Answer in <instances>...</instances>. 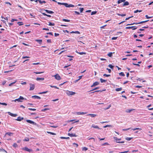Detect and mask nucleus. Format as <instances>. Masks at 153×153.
I'll return each instance as SVG.
<instances>
[{
	"label": "nucleus",
	"mask_w": 153,
	"mask_h": 153,
	"mask_svg": "<svg viewBox=\"0 0 153 153\" xmlns=\"http://www.w3.org/2000/svg\"><path fill=\"white\" fill-rule=\"evenodd\" d=\"M149 20H146V21H142V22H135V23H132V24H128L127 25H134V24H135V25H137V24H142V23H145V22H148Z\"/></svg>",
	"instance_id": "nucleus-1"
},
{
	"label": "nucleus",
	"mask_w": 153,
	"mask_h": 153,
	"mask_svg": "<svg viewBox=\"0 0 153 153\" xmlns=\"http://www.w3.org/2000/svg\"><path fill=\"white\" fill-rule=\"evenodd\" d=\"M22 150H25L27 152H33V150L32 149H28L27 147H25L23 148H22Z\"/></svg>",
	"instance_id": "nucleus-2"
},
{
	"label": "nucleus",
	"mask_w": 153,
	"mask_h": 153,
	"mask_svg": "<svg viewBox=\"0 0 153 153\" xmlns=\"http://www.w3.org/2000/svg\"><path fill=\"white\" fill-rule=\"evenodd\" d=\"M55 77V78L57 80H59L61 79L60 76L58 74H56V75L53 76Z\"/></svg>",
	"instance_id": "nucleus-3"
},
{
	"label": "nucleus",
	"mask_w": 153,
	"mask_h": 153,
	"mask_svg": "<svg viewBox=\"0 0 153 153\" xmlns=\"http://www.w3.org/2000/svg\"><path fill=\"white\" fill-rule=\"evenodd\" d=\"M24 99V98L23 97L20 96L19 97V98L18 99H16L13 101H14L15 102H16V101H18V102H22V101H21V100H23Z\"/></svg>",
	"instance_id": "nucleus-4"
},
{
	"label": "nucleus",
	"mask_w": 153,
	"mask_h": 153,
	"mask_svg": "<svg viewBox=\"0 0 153 153\" xmlns=\"http://www.w3.org/2000/svg\"><path fill=\"white\" fill-rule=\"evenodd\" d=\"M30 88L29 90L30 91L33 90L34 89L35 87V85L34 84H30Z\"/></svg>",
	"instance_id": "nucleus-5"
},
{
	"label": "nucleus",
	"mask_w": 153,
	"mask_h": 153,
	"mask_svg": "<svg viewBox=\"0 0 153 153\" xmlns=\"http://www.w3.org/2000/svg\"><path fill=\"white\" fill-rule=\"evenodd\" d=\"M113 138L116 141V142L117 143H124V141H118L117 140H118V139L117 137H114Z\"/></svg>",
	"instance_id": "nucleus-6"
},
{
	"label": "nucleus",
	"mask_w": 153,
	"mask_h": 153,
	"mask_svg": "<svg viewBox=\"0 0 153 153\" xmlns=\"http://www.w3.org/2000/svg\"><path fill=\"white\" fill-rule=\"evenodd\" d=\"M137 28V27H136L135 26L127 27H126V29H132L133 30H135Z\"/></svg>",
	"instance_id": "nucleus-7"
},
{
	"label": "nucleus",
	"mask_w": 153,
	"mask_h": 153,
	"mask_svg": "<svg viewBox=\"0 0 153 153\" xmlns=\"http://www.w3.org/2000/svg\"><path fill=\"white\" fill-rule=\"evenodd\" d=\"M67 94L68 95H73L75 94V93L73 91H68L67 92H66Z\"/></svg>",
	"instance_id": "nucleus-8"
},
{
	"label": "nucleus",
	"mask_w": 153,
	"mask_h": 153,
	"mask_svg": "<svg viewBox=\"0 0 153 153\" xmlns=\"http://www.w3.org/2000/svg\"><path fill=\"white\" fill-rule=\"evenodd\" d=\"M26 121L27 122L30 123V124H33V125H36V123L34 122L29 120H27Z\"/></svg>",
	"instance_id": "nucleus-9"
},
{
	"label": "nucleus",
	"mask_w": 153,
	"mask_h": 153,
	"mask_svg": "<svg viewBox=\"0 0 153 153\" xmlns=\"http://www.w3.org/2000/svg\"><path fill=\"white\" fill-rule=\"evenodd\" d=\"M68 135L70 136V137H76L77 136V135L76 134H73V133H68Z\"/></svg>",
	"instance_id": "nucleus-10"
},
{
	"label": "nucleus",
	"mask_w": 153,
	"mask_h": 153,
	"mask_svg": "<svg viewBox=\"0 0 153 153\" xmlns=\"http://www.w3.org/2000/svg\"><path fill=\"white\" fill-rule=\"evenodd\" d=\"M8 113L9 115L13 117H16L17 116V114H12L10 112H8Z\"/></svg>",
	"instance_id": "nucleus-11"
},
{
	"label": "nucleus",
	"mask_w": 153,
	"mask_h": 153,
	"mask_svg": "<svg viewBox=\"0 0 153 153\" xmlns=\"http://www.w3.org/2000/svg\"><path fill=\"white\" fill-rule=\"evenodd\" d=\"M99 84V82H95L91 85V87H93Z\"/></svg>",
	"instance_id": "nucleus-12"
},
{
	"label": "nucleus",
	"mask_w": 153,
	"mask_h": 153,
	"mask_svg": "<svg viewBox=\"0 0 153 153\" xmlns=\"http://www.w3.org/2000/svg\"><path fill=\"white\" fill-rule=\"evenodd\" d=\"M32 98L35 99H40L41 97L38 96L36 95H34L32 96Z\"/></svg>",
	"instance_id": "nucleus-13"
},
{
	"label": "nucleus",
	"mask_w": 153,
	"mask_h": 153,
	"mask_svg": "<svg viewBox=\"0 0 153 153\" xmlns=\"http://www.w3.org/2000/svg\"><path fill=\"white\" fill-rule=\"evenodd\" d=\"M23 117H17V119H16L15 120H17L18 121H21L22 120H23Z\"/></svg>",
	"instance_id": "nucleus-14"
},
{
	"label": "nucleus",
	"mask_w": 153,
	"mask_h": 153,
	"mask_svg": "<svg viewBox=\"0 0 153 153\" xmlns=\"http://www.w3.org/2000/svg\"><path fill=\"white\" fill-rule=\"evenodd\" d=\"M92 127H93V128H96L98 129H100V128H99L98 126H97V125H95L94 124H92Z\"/></svg>",
	"instance_id": "nucleus-15"
},
{
	"label": "nucleus",
	"mask_w": 153,
	"mask_h": 153,
	"mask_svg": "<svg viewBox=\"0 0 153 153\" xmlns=\"http://www.w3.org/2000/svg\"><path fill=\"white\" fill-rule=\"evenodd\" d=\"M87 115L90 116L92 117H94L97 116V115L94 114H89Z\"/></svg>",
	"instance_id": "nucleus-16"
},
{
	"label": "nucleus",
	"mask_w": 153,
	"mask_h": 153,
	"mask_svg": "<svg viewBox=\"0 0 153 153\" xmlns=\"http://www.w3.org/2000/svg\"><path fill=\"white\" fill-rule=\"evenodd\" d=\"M45 11L48 13L52 14L53 13V12L52 11L49 10H45Z\"/></svg>",
	"instance_id": "nucleus-17"
},
{
	"label": "nucleus",
	"mask_w": 153,
	"mask_h": 153,
	"mask_svg": "<svg viewBox=\"0 0 153 153\" xmlns=\"http://www.w3.org/2000/svg\"><path fill=\"white\" fill-rule=\"evenodd\" d=\"M87 112H77L76 114L77 115H82L87 114Z\"/></svg>",
	"instance_id": "nucleus-18"
},
{
	"label": "nucleus",
	"mask_w": 153,
	"mask_h": 153,
	"mask_svg": "<svg viewBox=\"0 0 153 153\" xmlns=\"http://www.w3.org/2000/svg\"><path fill=\"white\" fill-rule=\"evenodd\" d=\"M35 41L38 42L40 44L42 43V39H36Z\"/></svg>",
	"instance_id": "nucleus-19"
},
{
	"label": "nucleus",
	"mask_w": 153,
	"mask_h": 153,
	"mask_svg": "<svg viewBox=\"0 0 153 153\" xmlns=\"http://www.w3.org/2000/svg\"><path fill=\"white\" fill-rule=\"evenodd\" d=\"M44 80V78H39L37 77L36 79V80L37 81H39V80Z\"/></svg>",
	"instance_id": "nucleus-20"
},
{
	"label": "nucleus",
	"mask_w": 153,
	"mask_h": 153,
	"mask_svg": "<svg viewBox=\"0 0 153 153\" xmlns=\"http://www.w3.org/2000/svg\"><path fill=\"white\" fill-rule=\"evenodd\" d=\"M76 52L79 54L80 55H83V54H86V53L84 52H78L77 51H76Z\"/></svg>",
	"instance_id": "nucleus-21"
},
{
	"label": "nucleus",
	"mask_w": 153,
	"mask_h": 153,
	"mask_svg": "<svg viewBox=\"0 0 153 153\" xmlns=\"http://www.w3.org/2000/svg\"><path fill=\"white\" fill-rule=\"evenodd\" d=\"M125 0H118L117 1V3L118 4H120L122 2L125 1Z\"/></svg>",
	"instance_id": "nucleus-22"
},
{
	"label": "nucleus",
	"mask_w": 153,
	"mask_h": 153,
	"mask_svg": "<svg viewBox=\"0 0 153 153\" xmlns=\"http://www.w3.org/2000/svg\"><path fill=\"white\" fill-rule=\"evenodd\" d=\"M122 88H117L115 89V91H119L122 90Z\"/></svg>",
	"instance_id": "nucleus-23"
},
{
	"label": "nucleus",
	"mask_w": 153,
	"mask_h": 153,
	"mask_svg": "<svg viewBox=\"0 0 153 153\" xmlns=\"http://www.w3.org/2000/svg\"><path fill=\"white\" fill-rule=\"evenodd\" d=\"M47 133H48V134H51L53 135H56V133H53V132H51L50 131H47Z\"/></svg>",
	"instance_id": "nucleus-24"
},
{
	"label": "nucleus",
	"mask_w": 153,
	"mask_h": 153,
	"mask_svg": "<svg viewBox=\"0 0 153 153\" xmlns=\"http://www.w3.org/2000/svg\"><path fill=\"white\" fill-rule=\"evenodd\" d=\"M100 81L101 82V83H103V82H106L107 81L106 80H105V79H103L102 78L100 79Z\"/></svg>",
	"instance_id": "nucleus-25"
},
{
	"label": "nucleus",
	"mask_w": 153,
	"mask_h": 153,
	"mask_svg": "<svg viewBox=\"0 0 153 153\" xmlns=\"http://www.w3.org/2000/svg\"><path fill=\"white\" fill-rule=\"evenodd\" d=\"M113 53L112 52H110L107 54L108 56L110 57H111L112 56Z\"/></svg>",
	"instance_id": "nucleus-26"
},
{
	"label": "nucleus",
	"mask_w": 153,
	"mask_h": 153,
	"mask_svg": "<svg viewBox=\"0 0 153 153\" xmlns=\"http://www.w3.org/2000/svg\"><path fill=\"white\" fill-rule=\"evenodd\" d=\"M119 75H120L121 76H125L123 72H121L120 73H119Z\"/></svg>",
	"instance_id": "nucleus-27"
},
{
	"label": "nucleus",
	"mask_w": 153,
	"mask_h": 153,
	"mask_svg": "<svg viewBox=\"0 0 153 153\" xmlns=\"http://www.w3.org/2000/svg\"><path fill=\"white\" fill-rule=\"evenodd\" d=\"M48 25L49 26H54L55 25V24L54 23H52L51 22H49Z\"/></svg>",
	"instance_id": "nucleus-28"
},
{
	"label": "nucleus",
	"mask_w": 153,
	"mask_h": 153,
	"mask_svg": "<svg viewBox=\"0 0 153 153\" xmlns=\"http://www.w3.org/2000/svg\"><path fill=\"white\" fill-rule=\"evenodd\" d=\"M62 21L65 22H70V20L67 19H63Z\"/></svg>",
	"instance_id": "nucleus-29"
},
{
	"label": "nucleus",
	"mask_w": 153,
	"mask_h": 153,
	"mask_svg": "<svg viewBox=\"0 0 153 153\" xmlns=\"http://www.w3.org/2000/svg\"><path fill=\"white\" fill-rule=\"evenodd\" d=\"M44 72V71H42V72H34V73L36 74H42V73H43Z\"/></svg>",
	"instance_id": "nucleus-30"
},
{
	"label": "nucleus",
	"mask_w": 153,
	"mask_h": 153,
	"mask_svg": "<svg viewBox=\"0 0 153 153\" xmlns=\"http://www.w3.org/2000/svg\"><path fill=\"white\" fill-rule=\"evenodd\" d=\"M129 5V3L128 2L126 1V2H125L124 4H123V6H126V5Z\"/></svg>",
	"instance_id": "nucleus-31"
},
{
	"label": "nucleus",
	"mask_w": 153,
	"mask_h": 153,
	"mask_svg": "<svg viewBox=\"0 0 153 153\" xmlns=\"http://www.w3.org/2000/svg\"><path fill=\"white\" fill-rule=\"evenodd\" d=\"M13 146L14 147L16 148L18 147V145L16 143H15L13 145Z\"/></svg>",
	"instance_id": "nucleus-32"
},
{
	"label": "nucleus",
	"mask_w": 153,
	"mask_h": 153,
	"mask_svg": "<svg viewBox=\"0 0 153 153\" xmlns=\"http://www.w3.org/2000/svg\"><path fill=\"white\" fill-rule=\"evenodd\" d=\"M29 140V138L26 137L24 140L23 141H28Z\"/></svg>",
	"instance_id": "nucleus-33"
},
{
	"label": "nucleus",
	"mask_w": 153,
	"mask_h": 153,
	"mask_svg": "<svg viewBox=\"0 0 153 153\" xmlns=\"http://www.w3.org/2000/svg\"><path fill=\"white\" fill-rule=\"evenodd\" d=\"M112 126L111 125H107L103 127L104 128H106L107 127H112Z\"/></svg>",
	"instance_id": "nucleus-34"
},
{
	"label": "nucleus",
	"mask_w": 153,
	"mask_h": 153,
	"mask_svg": "<svg viewBox=\"0 0 153 153\" xmlns=\"http://www.w3.org/2000/svg\"><path fill=\"white\" fill-rule=\"evenodd\" d=\"M60 138H61L62 139H69V137H61Z\"/></svg>",
	"instance_id": "nucleus-35"
},
{
	"label": "nucleus",
	"mask_w": 153,
	"mask_h": 153,
	"mask_svg": "<svg viewBox=\"0 0 153 153\" xmlns=\"http://www.w3.org/2000/svg\"><path fill=\"white\" fill-rule=\"evenodd\" d=\"M63 5L66 7H69V4L67 3H64Z\"/></svg>",
	"instance_id": "nucleus-36"
},
{
	"label": "nucleus",
	"mask_w": 153,
	"mask_h": 153,
	"mask_svg": "<svg viewBox=\"0 0 153 153\" xmlns=\"http://www.w3.org/2000/svg\"><path fill=\"white\" fill-rule=\"evenodd\" d=\"M12 134H13L12 133L10 132H7L6 134L10 136H11V135Z\"/></svg>",
	"instance_id": "nucleus-37"
},
{
	"label": "nucleus",
	"mask_w": 153,
	"mask_h": 153,
	"mask_svg": "<svg viewBox=\"0 0 153 153\" xmlns=\"http://www.w3.org/2000/svg\"><path fill=\"white\" fill-rule=\"evenodd\" d=\"M118 15L119 16H126V14H118Z\"/></svg>",
	"instance_id": "nucleus-38"
},
{
	"label": "nucleus",
	"mask_w": 153,
	"mask_h": 153,
	"mask_svg": "<svg viewBox=\"0 0 153 153\" xmlns=\"http://www.w3.org/2000/svg\"><path fill=\"white\" fill-rule=\"evenodd\" d=\"M50 86L51 87H52V88H57V89H59V88L57 87L56 86H52V85H50Z\"/></svg>",
	"instance_id": "nucleus-39"
},
{
	"label": "nucleus",
	"mask_w": 153,
	"mask_h": 153,
	"mask_svg": "<svg viewBox=\"0 0 153 153\" xmlns=\"http://www.w3.org/2000/svg\"><path fill=\"white\" fill-rule=\"evenodd\" d=\"M88 150V148L86 147H84L82 148V151H86Z\"/></svg>",
	"instance_id": "nucleus-40"
},
{
	"label": "nucleus",
	"mask_w": 153,
	"mask_h": 153,
	"mask_svg": "<svg viewBox=\"0 0 153 153\" xmlns=\"http://www.w3.org/2000/svg\"><path fill=\"white\" fill-rule=\"evenodd\" d=\"M16 82V80L14 82L11 83L10 84H9V86H12L13 84L15 83Z\"/></svg>",
	"instance_id": "nucleus-41"
},
{
	"label": "nucleus",
	"mask_w": 153,
	"mask_h": 153,
	"mask_svg": "<svg viewBox=\"0 0 153 153\" xmlns=\"http://www.w3.org/2000/svg\"><path fill=\"white\" fill-rule=\"evenodd\" d=\"M108 66L110 67L111 68V69H113L114 66H113L112 65H111V64H109L108 65Z\"/></svg>",
	"instance_id": "nucleus-42"
},
{
	"label": "nucleus",
	"mask_w": 153,
	"mask_h": 153,
	"mask_svg": "<svg viewBox=\"0 0 153 153\" xmlns=\"http://www.w3.org/2000/svg\"><path fill=\"white\" fill-rule=\"evenodd\" d=\"M17 24H19V26L22 25H23V23L22 22H18L17 23Z\"/></svg>",
	"instance_id": "nucleus-43"
},
{
	"label": "nucleus",
	"mask_w": 153,
	"mask_h": 153,
	"mask_svg": "<svg viewBox=\"0 0 153 153\" xmlns=\"http://www.w3.org/2000/svg\"><path fill=\"white\" fill-rule=\"evenodd\" d=\"M103 76H104L108 77L110 76V74H103Z\"/></svg>",
	"instance_id": "nucleus-44"
},
{
	"label": "nucleus",
	"mask_w": 153,
	"mask_h": 153,
	"mask_svg": "<svg viewBox=\"0 0 153 153\" xmlns=\"http://www.w3.org/2000/svg\"><path fill=\"white\" fill-rule=\"evenodd\" d=\"M96 13H97V11H92L91 13V15H94V14H96Z\"/></svg>",
	"instance_id": "nucleus-45"
},
{
	"label": "nucleus",
	"mask_w": 153,
	"mask_h": 153,
	"mask_svg": "<svg viewBox=\"0 0 153 153\" xmlns=\"http://www.w3.org/2000/svg\"><path fill=\"white\" fill-rule=\"evenodd\" d=\"M141 11H142L141 10H137L135 11L134 12V13H137L138 12H141Z\"/></svg>",
	"instance_id": "nucleus-46"
},
{
	"label": "nucleus",
	"mask_w": 153,
	"mask_h": 153,
	"mask_svg": "<svg viewBox=\"0 0 153 153\" xmlns=\"http://www.w3.org/2000/svg\"><path fill=\"white\" fill-rule=\"evenodd\" d=\"M79 9H80V12L82 13L84 10V8H80Z\"/></svg>",
	"instance_id": "nucleus-47"
},
{
	"label": "nucleus",
	"mask_w": 153,
	"mask_h": 153,
	"mask_svg": "<svg viewBox=\"0 0 153 153\" xmlns=\"http://www.w3.org/2000/svg\"><path fill=\"white\" fill-rule=\"evenodd\" d=\"M39 2L41 4H42L43 3H46V2L44 1H42L41 0H39Z\"/></svg>",
	"instance_id": "nucleus-48"
},
{
	"label": "nucleus",
	"mask_w": 153,
	"mask_h": 153,
	"mask_svg": "<svg viewBox=\"0 0 153 153\" xmlns=\"http://www.w3.org/2000/svg\"><path fill=\"white\" fill-rule=\"evenodd\" d=\"M28 109L31 111H35L36 110L35 108H29Z\"/></svg>",
	"instance_id": "nucleus-49"
},
{
	"label": "nucleus",
	"mask_w": 153,
	"mask_h": 153,
	"mask_svg": "<svg viewBox=\"0 0 153 153\" xmlns=\"http://www.w3.org/2000/svg\"><path fill=\"white\" fill-rule=\"evenodd\" d=\"M133 17V16H130V17H129L128 18H126V19H125V20H128L130 18H132V17Z\"/></svg>",
	"instance_id": "nucleus-50"
},
{
	"label": "nucleus",
	"mask_w": 153,
	"mask_h": 153,
	"mask_svg": "<svg viewBox=\"0 0 153 153\" xmlns=\"http://www.w3.org/2000/svg\"><path fill=\"white\" fill-rule=\"evenodd\" d=\"M132 138H130V137H126V139L127 140H130L132 139Z\"/></svg>",
	"instance_id": "nucleus-51"
},
{
	"label": "nucleus",
	"mask_w": 153,
	"mask_h": 153,
	"mask_svg": "<svg viewBox=\"0 0 153 153\" xmlns=\"http://www.w3.org/2000/svg\"><path fill=\"white\" fill-rule=\"evenodd\" d=\"M117 38V37H113L111 38L112 40H116Z\"/></svg>",
	"instance_id": "nucleus-52"
},
{
	"label": "nucleus",
	"mask_w": 153,
	"mask_h": 153,
	"mask_svg": "<svg viewBox=\"0 0 153 153\" xmlns=\"http://www.w3.org/2000/svg\"><path fill=\"white\" fill-rule=\"evenodd\" d=\"M40 64V63L39 62H37V63H33L32 64L33 65H37L39 64Z\"/></svg>",
	"instance_id": "nucleus-53"
},
{
	"label": "nucleus",
	"mask_w": 153,
	"mask_h": 153,
	"mask_svg": "<svg viewBox=\"0 0 153 153\" xmlns=\"http://www.w3.org/2000/svg\"><path fill=\"white\" fill-rule=\"evenodd\" d=\"M47 92H48L47 91H44V92H42L39 93V94H45V93H47Z\"/></svg>",
	"instance_id": "nucleus-54"
},
{
	"label": "nucleus",
	"mask_w": 153,
	"mask_h": 153,
	"mask_svg": "<svg viewBox=\"0 0 153 153\" xmlns=\"http://www.w3.org/2000/svg\"><path fill=\"white\" fill-rule=\"evenodd\" d=\"M59 34L56 33H54V36H59Z\"/></svg>",
	"instance_id": "nucleus-55"
},
{
	"label": "nucleus",
	"mask_w": 153,
	"mask_h": 153,
	"mask_svg": "<svg viewBox=\"0 0 153 153\" xmlns=\"http://www.w3.org/2000/svg\"><path fill=\"white\" fill-rule=\"evenodd\" d=\"M106 70H108L109 73H110L111 72V70L110 69H109L108 68H106Z\"/></svg>",
	"instance_id": "nucleus-56"
},
{
	"label": "nucleus",
	"mask_w": 153,
	"mask_h": 153,
	"mask_svg": "<svg viewBox=\"0 0 153 153\" xmlns=\"http://www.w3.org/2000/svg\"><path fill=\"white\" fill-rule=\"evenodd\" d=\"M74 7V6L71 4H69V7Z\"/></svg>",
	"instance_id": "nucleus-57"
},
{
	"label": "nucleus",
	"mask_w": 153,
	"mask_h": 153,
	"mask_svg": "<svg viewBox=\"0 0 153 153\" xmlns=\"http://www.w3.org/2000/svg\"><path fill=\"white\" fill-rule=\"evenodd\" d=\"M49 110V109L48 108H45L43 110H42V111H46L47 110Z\"/></svg>",
	"instance_id": "nucleus-58"
},
{
	"label": "nucleus",
	"mask_w": 153,
	"mask_h": 153,
	"mask_svg": "<svg viewBox=\"0 0 153 153\" xmlns=\"http://www.w3.org/2000/svg\"><path fill=\"white\" fill-rule=\"evenodd\" d=\"M111 106V105L110 104V105H109V106H108V107L106 109H108L109 108H110V107Z\"/></svg>",
	"instance_id": "nucleus-59"
},
{
	"label": "nucleus",
	"mask_w": 153,
	"mask_h": 153,
	"mask_svg": "<svg viewBox=\"0 0 153 153\" xmlns=\"http://www.w3.org/2000/svg\"><path fill=\"white\" fill-rule=\"evenodd\" d=\"M128 151H124V152H120L119 153H127L128 152Z\"/></svg>",
	"instance_id": "nucleus-60"
},
{
	"label": "nucleus",
	"mask_w": 153,
	"mask_h": 153,
	"mask_svg": "<svg viewBox=\"0 0 153 153\" xmlns=\"http://www.w3.org/2000/svg\"><path fill=\"white\" fill-rule=\"evenodd\" d=\"M26 82H22V83H21V84L22 85H26Z\"/></svg>",
	"instance_id": "nucleus-61"
},
{
	"label": "nucleus",
	"mask_w": 153,
	"mask_h": 153,
	"mask_svg": "<svg viewBox=\"0 0 153 153\" xmlns=\"http://www.w3.org/2000/svg\"><path fill=\"white\" fill-rule=\"evenodd\" d=\"M47 34H50V35H53V34H52V32H49V33H47Z\"/></svg>",
	"instance_id": "nucleus-62"
},
{
	"label": "nucleus",
	"mask_w": 153,
	"mask_h": 153,
	"mask_svg": "<svg viewBox=\"0 0 153 153\" xmlns=\"http://www.w3.org/2000/svg\"><path fill=\"white\" fill-rule=\"evenodd\" d=\"M6 81H3V82L2 83V85H4V84L6 83Z\"/></svg>",
	"instance_id": "nucleus-63"
},
{
	"label": "nucleus",
	"mask_w": 153,
	"mask_h": 153,
	"mask_svg": "<svg viewBox=\"0 0 153 153\" xmlns=\"http://www.w3.org/2000/svg\"><path fill=\"white\" fill-rule=\"evenodd\" d=\"M74 13H76V14H77V15H79L80 14V13L78 12H77L76 11H74Z\"/></svg>",
	"instance_id": "nucleus-64"
}]
</instances>
